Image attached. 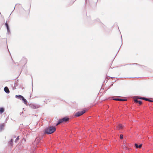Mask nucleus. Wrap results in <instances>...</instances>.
Listing matches in <instances>:
<instances>
[{
    "mask_svg": "<svg viewBox=\"0 0 153 153\" xmlns=\"http://www.w3.org/2000/svg\"><path fill=\"white\" fill-rule=\"evenodd\" d=\"M56 130L55 127L51 126L45 129L44 133L48 134H51L53 133Z\"/></svg>",
    "mask_w": 153,
    "mask_h": 153,
    "instance_id": "1",
    "label": "nucleus"
},
{
    "mask_svg": "<svg viewBox=\"0 0 153 153\" xmlns=\"http://www.w3.org/2000/svg\"><path fill=\"white\" fill-rule=\"evenodd\" d=\"M69 120V118L67 117H65L62 119L59 120L57 124L56 125H57L60 124V123H62L63 122H66Z\"/></svg>",
    "mask_w": 153,
    "mask_h": 153,
    "instance_id": "2",
    "label": "nucleus"
},
{
    "mask_svg": "<svg viewBox=\"0 0 153 153\" xmlns=\"http://www.w3.org/2000/svg\"><path fill=\"white\" fill-rule=\"evenodd\" d=\"M86 112L85 110H83L82 111H78L74 115V117H79L83 114L85 113Z\"/></svg>",
    "mask_w": 153,
    "mask_h": 153,
    "instance_id": "3",
    "label": "nucleus"
},
{
    "mask_svg": "<svg viewBox=\"0 0 153 153\" xmlns=\"http://www.w3.org/2000/svg\"><path fill=\"white\" fill-rule=\"evenodd\" d=\"M134 98H135L134 100V101L135 102L137 103H138L140 104H141L142 103V102L140 100H138V99H141L142 100H143V97H139L138 96H134Z\"/></svg>",
    "mask_w": 153,
    "mask_h": 153,
    "instance_id": "4",
    "label": "nucleus"
},
{
    "mask_svg": "<svg viewBox=\"0 0 153 153\" xmlns=\"http://www.w3.org/2000/svg\"><path fill=\"white\" fill-rule=\"evenodd\" d=\"M30 108L33 109H36L39 107V105L34 104H30L29 105Z\"/></svg>",
    "mask_w": 153,
    "mask_h": 153,
    "instance_id": "5",
    "label": "nucleus"
},
{
    "mask_svg": "<svg viewBox=\"0 0 153 153\" xmlns=\"http://www.w3.org/2000/svg\"><path fill=\"white\" fill-rule=\"evenodd\" d=\"M42 139V137H37L36 138L35 140L34 141V144H36V145H38L40 143L41 140Z\"/></svg>",
    "mask_w": 153,
    "mask_h": 153,
    "instance_id": "6",
    "label": "nucleus"
},
{
    "mask_svg": "<svg viewBox=\"0 0 153 153\" xmlns=\"http://www.w3.org/2000/svg\"><path fill=\"white\" fill-rule=\"evenodd\" d=\"M114 100H117L120 101H126L127 99L126 98L122 99L119 98H115L113 99Z\"/></svg>",
    "mask_w": 153,
    "mask_h": 153,
    "instance_id": "7",
    "label": "nucleus"
},
{
    "mask_svg": "<svg viewBox=\"0 0 153 153\" xmlns=\"http://www.w3.org/2000/svg\"><path fill=\"white\" fill-rule=\"evenodd\" d=\"M8 145L9 146H13V140L11 139V140L8 142Z\"/></svg>",
    "mask_w": 153,
    "mask_h": 153,
    "instance_id": "8",
    "label": "nucleus"
},
{
    "mask_svg": "<svg viewBox=\"0 0 153 153\" xmlns=\"http://www.w3.org/2000/svg\"><path fill=\"white\" fill-rule=\"evenodd\" d=\"M123 128V126L121 124H119L116 127V129L118 130L122 129Z\"/></svg>",
    "mask_w": 153,
    "mask_h": 153,
    "instance_id": "9",
    "label": "nucleus"
},
{
    "mask_svg": "<svg viewBox=\"0 0 153 153\" xmlns=\"http://www.w3.org/2000/svg\"><path fill=\"white\" fill-rule=\"evenodd\" d=\"M4 91L7 94H9L10 93L9 90L7 86L5 87L4 88Z\"/></svg>",
    "mask_w": 153,
    "mask_h": 153,
    "instance_id": "10",
    "label": "nucleus"
},
{
    "mask_svg": "<svg viewBox=\"0 0 153 153\" xmlns=\"http://www.w3.org/2000/svg\"><path fill=\"white\" fill-rule=\"evenodd\" d=\"M18 80L17 79L15 81V82L14 84V87L13 88V89L14 90L16 89V88L15 87H16L18 85Z\"/></svg>",
    "mask_w": 153,
    "mask_h": 153,
    "instance_id": "11",
    "label": "nucleus"
},
{
    "mask_svg": "<svg viewBox=\"0 0 153 153\" xmlns=\"http://www.w3.org/2000/svg\"><path fill=\"white\" fill-rule=\"evenodd\" d=\"M142 144H140L139 145L136 143H135L134 145L136 148H140L142 147Z\"/></svg>",
    "mask_w": 153,
    "mask_h": 153,
    "instance_id": "12",
    "label": "nucleus"
},
{
    "mask_svg": "<svg viewBox=\"0 0 153 153\" xmlns=\"http://www.w3.org/2000/svg\"><path fill=\"white\" fill-rule=\"evenodd\" d=\"M23 97L21 95H16L15 96L16 98H18L20 100H22Z\"/></svg>",
    "mask_w": 153,
    "mask_h": 153,
    "instance_id": "13",
    "label": "nucleus"
},
{
    "mask_svg": "<svg viewBox=\"0 0 153 153\" xmlns=\"http://www.w3.org/2000/svg\"><path fill=\"white\" fill-rule=\"evenodd\" d=\"M4 123L0 124V131H1L4 129Z\"/></svg>",
    "mask_w": 153,
    "mask_h": 153,
    "instance_id": "14",
    "label": "nucleus"
},
{
    "mask_svg": "<svg viewBox=\"0 0 153 153\" xmlns=\"http://www.w3.org/2000/svg\"><path fill=\"white\" fill-rule=\"evenodd\" d=\"M22 100L24 102V103L26 105H27V101L23 97Z\"/></svg>",
    "mask_w": 153,
    "mask_h": 153,
    "instance_id": "15",
    "label": "nucleus"
},
{
    "mask_svg": "<svg viewBox=\"0 0 153 153\" xmlns=\"http://www.w3.org/2000/svg\"><path fill=\"white\" fill-rule=\"evenodd\" d=\"M4 111V109L3 107L0 108V114H2Z\"/></svg>",
    "mask_w": 153,
    "mask_h": 153,
    "instance_id": "16",
    "label": "nucleus"
},
{
    "mask_svg": "<svg viewBox=\"0 0 153 153\" xmlns=\"http://www.w3.org/2000/svg\"><path fill=\"white\" fill-rule=\"evenodd\" d=\"M7 34L8 35H9L10 33V28L9 27V28H7Z\"/></svg>",
    "mask_w": 153,
    "mask_h": 153,
    "instance_id": "17",
    "label": "nucleus"
},
{
    "mask_svg": "<svg viewBox=\"0 0 153 153\" xmlns=\"http://www.w3.org/2000/svg\"><path fill=\"white\" fill-rule=\"evenodd\" d=\"M144 100H146V101H150V102H153V101L152 100H150V99H149L148 98H145V97H144Z\"/></svg>",
    "mask_w": 153,
    "mask_h": 153,
    "instance_id": "18",
    "label": "nucleus"
},
{
    "mask_svg": "<svg viewBox=\"0 0 153 153\" xmlns=\"http://www.w3.org/2000/svg\"><path fill=\"white\" fill-rule=\"evenodd\" d=\"M5 26L6 27V28H7L9 27V25H8V23L7 22L5 23Z\"/></svg>",
    "mask_w": 153,
    "mask_h": 153,
    "instance_id": "19",
    "label": "nucleus"
},
{
    "mask_svg": "<svg viewBox=\"0 0 153 153\" xmlns=\"http://www.w3.org/2000/svg\"><path fill=\"white\" fill-rule=\"evenodd\" d=\"M19 136H18L16 138V140H15V143H16L17 142V141L19 139Z\"/></svg>",
    "mask_w": 153,
    "mask_h": 153,
    "instance_id": "20",
    "label": "nucleus"
},
{
    "mask_svg": "<svg viewBox=\"0 0 153 153\" xmlns=\"http://www.w3.org/2000/svg\"><path fill=\"white\" fill-rule=\"evenodd\" d=\"M123 134H120V138L121 139H123Z\"/></svg>",
    "mask_w": 153,
    "mask_h": 153,
    "instance_id": "21",
    "label": "nucleus"
},
{
    "mask_svg": "<svg viewBox=\"0 0 153 153\" xmlns=\"http://www.w3.org/2000/svg\"><path fill=\"white\" fill-rule=\"evenodd\" d=\"M135 64V65H138V64H137V63H134V64Z\"/></svg>",
    "mask_w": 153,
    "mask_h": 153,
    "instance_id": "22",
    "label": "nucleus"
},
{
    "mask_svg": "<svg viewBox=\"0 0 153 153\" xmlns=\"http://www.w3.org/2000/svg\"><path fill=\"white\" fill-rule=\"evenodd\" d=\"M15 7H14V10H14L15 9Z\"/></svg>",
    "mask_w": 153,
    "mask_h": 153,
    "instance_id": "23",
    "label": "nucleus"
},
{
    "mask_svg": "<svg viewBox=\"0 0 153 153\" xmlns=\"http://www.w3.org/2000/svg\"><path fill=\"white\" fill-rule=\"evenodd\" d=\"M86 0H85V2H86Z\"/></svg>",
    "mask_w": 153,
    "mask_h": 153,
    "instance_id": "24",
    "label": "nucleus"
},
{
    "mask_svg": "<svg viewBox=\"0 0 153 153\" xmlns=\"http://www.w3.org/2000/svg\"><path fill=\"white\" fill-rule=\"evenodd\" d=\"M22 113L23 114V112H22Z\"/></svg>",
    "mask_w": 153,
    "mask_h": 153,
    "instance_id": "25",
    "label": "nucleus"
},
{
    "mask_svg": "<svg viewBox=\"0 0 153 153\" xmlns=\"http://www.w3.org/2000/svg\"><path fill=\"white\" fill-rule=\"evenodd\" d=\"M121 40H122V39H121Z\"/></svg>",
    "mask_w": 153,
    "mask_h": 153,
    "instance_id": "26",
    "label": "nucleus"
}]
</instances>
